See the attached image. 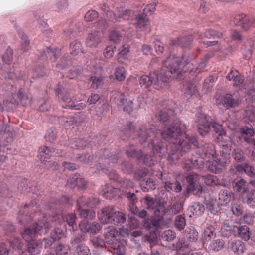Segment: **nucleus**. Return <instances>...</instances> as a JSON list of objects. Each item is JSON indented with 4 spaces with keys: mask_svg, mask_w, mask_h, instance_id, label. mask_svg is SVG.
I'll return each instance as SVG.
<instances>
[{
    "mask_svg": "<svg viewBox=\"0 0 255 255\" xmlns=\"http://www.w3.org/2000/svg\"><path fill=\"white\" fill-rule=\"evenodd\" d=\"M174 225L179 230H183L186 225V220L184 217L181 215L177 216L174 221Z\"/></svg>",
    "mask_w": 255,
    "mask_h": 255,
    "instance_id": "774afa93",
    "label": "nucleus"
},
{
    "mask_svg": "<svg viewBox=\"0 0 255 255\" xmlns=\"http://www.w3.org/2000/svg\"><path fill=\"white\" fill-rule=\"evenodd\" d=\"M173 245L176 250L179 251H184L189 247V244L184 238L179 239L178 241Z\"/></svg>",
    "mask_w": 255,
    "mask_h": 255,
    "instance_id": "bf43d9fd",
    "label": "nucleus"
},
{
    "mask_svg": "<svg viewBox=\"0 0 255 255\" xmlns=\"http://www.w3.org/2000/svg\"><path fill=\"white\" fill-rule=\"evenodd\" d=\"M79 227L85 233L88 232L93 234L98 233L102 229L100 223L96 222H93L90 223L86 222L83 224H79Z\"/></svg>",
    "mask_w": 255,
    "mask_h": 255,
    "instance_id": "4be33fe9",
    "label": "nucleus"
},
{
    "mask_svg": "<svg viewBox=\"0 0 255 255\" xmlns=\"http://www.w3.org/2000/svg\"><path fill=\"white\" fill-rule=\"evenodd\" d=\"M233 21L235 24L241 26L245 30H247L255 25V17L241 13L236 15Z\"/></svg>",
    "mask_w": 255,
    "mask_h": 255,
    "instance_id": "ddd939ff",
    "label": "nucleus"
},
{
    "mask_svg": "<svg viewBox=\"0 0 255 255\" xmlns=\"http://www.w3.org/2000/svg\"><path fill=\"white\" fill-rule=\"evenodd\" d=\"M230 153L228 151V146L227 145H223V149L220 151V154L216 160V163L218 166L221 167L216 168L215 173H219L222 171V168L229 164L230 160Z\"/></svg>",
    "mask_w": 255,
    "mask_h": 255,
    "instance_id": "4468645a",
    "label": "nucleus"
},
{
    "mask_svg": "<svg viewBox=\"0 0 255 255\" xmlns=\"http://www.w3.org/2000/svg\"><path fill=\"white\" fill-rule=\"evenodd\" d=\"M156 132V127L153 125L144 126L142 125L139 129L135 132V136L138 138L139 141L144 143L150 141L152 137H154Z\"/></svg>",
    "mask_w": 255,
    "mask_h": 255,
    "instance_id": "9d476101",
    "label": "nucleus"
},
{
    "mask_svg": "<svg viewBox=\"0 0 255 255\" xmlns=\"http://www.w3.org/2000/svg\"><path fill=\"white\" fill-rule=\"evenodd\" d=\"M98 218L104 224L121 225L126 221V215L122 212L116 211L112 206H105L98 213Z\"/></svg>",
    "mask_w": 255,
    "mask_h": 255,
    "instance_id": "20e7f679",
    "label": "nucleus"
},
{
    "mask_svg": "<svg viewBox=\"0 0 255 255\" xmlns=\"http://www.w3.org/2000/svg\"><path fill=\"white\" fill-rule=\"evenodd\" d=\"M82 202V199H79L77 200V210L80 212L79 215L83 218L91 219L95 214L94 212L89 209H81Z\"/></svg>",
    "mask_w": 255,
    "mask_h": 255,
    "instance_id": "a19ab883",
    "label": "nucleus"
},
{
    "mask_svg": "<svg viewBox=\"0 0 255 255\" xmlns=\"http://www.w3.org/2000/svg\"><path fill=\"white\" fill-rule=\"evenodd\" d=\"M205 209L204 205L199 202H195L189 207V210L192 213L193 215L196 216L203 215Z\"/></svg>",
    "mask_w": 255,
    "mask_h": 255,
    "instance_id": "a18cd8bd",
    "label": "nucleus"
},
{
    "mask_svg": "<svg viewBox=\"0 0 255 255\" xmlns=\"http://www.w3.org/2000/svg\"><path fill=\"white\" fill-rule=\"evenodd\" d=\"M183 56L181 58L175 55H170L163 62V66L160 73L162 77L168 76V83L170 82L172 75L175 74L180 69L181 66L184 67Z\"/></svg>",
    "mask_w": 255,
    "mask_h": 255,
    "instance_id": "423d86ee",
    "label": "nucleus"
},
{
    "mask_svg": "<svg viewBox=\"0 0 255 255\" xmlns=\"http://www.w3.org/2000/svg\"><path fill=\"white\" fill-rule=\"evenodd\" d=\"M21 39V48L24 52L28 51L30 49V41L27 35L24 32L20 33Z\"/></svg>",
    "mask_w": 255,
    "mask_h": 255,
    "instance_id": "e2e57ef3",
    "label": "nucleus"
},
{
    "mask_svg": "<svg viewBox=\"0 0 255 255\" xmlns=\"http://www.w3.org/2000/svg\"><path fill=\"white\" fill-rule=\"evenodd\" d=\"M124 35V31H120L117 28H114L110 33L109 40L115 44L119 43Z\"/></svg>",
    "mask_w": 255,
    "mask_h": 255,
    "instance_id": "79ce46f5",
    "label": "nucleus"
},
{
    "mask_svg": "<svg viewBox=\"0 0 255 255\" xmlns=\"http://www.w3.org/2000/svg\"><path fill=\"white\" fill-rule=\"evenodd\" d=\"M232 156L234 160L238 163H245L246 158L242 149L239 148H235L232 152Z\"/></svg>",
    "mask_w": 255,
    "mask_h": 255,
    "instance_id": "37998d69",
    "label": "nucleus"
},
{
    "mask_svg": "<svg viewBox=\"0 0 255 255\" xmlns=\"http://www.w3.org/2000/svg\"><path fill=\"white\" fill-rule=\"evenodd\" d=\"M125 196L129 201L128 210L134 215L140 218H145L148 215V212L145 209H140L136 206L138 198L137 195L134 192L126 191L125 192Z\"/></svg>",
    "mask_w": 255,
    "mask_h": 255,
    "instance_id": "6e6552de",
    "label": "nucleus"
},
{
    "mask_svg": "<svg viewBox=\"0 0 255 255\" xmlns=\"http://www.w3.org/2000/svg\"><path fill=\"white\" fill-rule=\"evenodd\" d=\"M101 42V36L96 31L89 33L86 40V46L92 49L96 48Z\"/></svg>",
    "mask_w": 255,
    "mask_h": 255,
    "instance_id": "393cba45",
    "label": "nucleus"
},
{
    "mask_svg": "<svg viewBox=\"0 0 255 255\" xmlns=\"http://www.w3.org/2000/svg\"><path fill=\"white\" fill-rule=\"evenodd\" d=\"M198 147L197 137L194 136H187L186 139H182L178 144H173L168 156V160L174 163L178 161L181 156L189 152L192 149Z\"/></svg>",
    "mask_w": 255,
    "mask_h": 255,
    "instance_id": "7ed1b4c3",
    "label": "nucleus"
},
{
    "mask_svg": "<svg viewBox=\"0 0 255 255\" xmlns=\"http://www.w3.org/2000/svg\"><path fill=\"white\" fill-rule=\"evenodd\" d=\"M242 100L240 98L230 94H226L221 96L216 100L218 106H223L227 109L239 106Z\"/></svg>",
    "mask_w": 255,
    "mask_h": 255,
    "instance_id": "9b49d317",
    "label": "nucleus"
},
{
    "mask_svg": "<svg viewBox=\"0 0 255 255\" xmlns=\"http://www.w3.org/2000/svg\"><path fill=\"white\" fill-rule=\"evenodd\" d=\"M15 96L18 99L19 104H20L23 106H26L31 103V98L27 95L25 90L22 88L18 90Z\"/></svg>",
    "mask_w": 255,
    "mask_h": 255,
    "instance_id": "e433bc0d",
    "label": "nucleus"
},
{
    "mask_svg": "<svg viewBox=\"0 0 255 255\" xmlns=\"http://www.w3.org/2000/svg\"><path fill=\"white\" fill-rule=\"evenodd\" d=\"M148 241L150 243V248L151 250V253L148 255H160L158 247H160L159 245L155 243L156 240L155 238H151L149 237L148 239Z\"/></svg>",
    "mask_w": 255,
    "mask_h": 255,
    "instance_id": "0e129e2a",
    "label": "nucleus"
},
{
    "mask_svg": "<svg viewBox=\"0 0 255 255\" xmlns=\"http://www.w3.org/2000/svg\"><path fill=\"white\" fill-rule=\"evenodd\" d=\"M54 155H55L54 148L43 146L39 149V156L41 162H44L45 160L49 159L50 156Z\"/></svg>",
    "mask_w": 255,
    "mask_h": 255,
    "instance_id": "c9c22d12",
    "label": "nucleus"
},
{
    "mask_svg": "<svg viewBox=\"0 0 255 255\" xmlns=\"http://www.w3.org/2000/svg\"><path fill=\"white\" fill-rule=\"evenodd\" d=\"M231 198V195L227 190H222L219 193V199L223 204L229 203Z\"/></svg>",
    "mask_w": 255,
    "mask_h": 255,
    "instance_id": "338daca9",
    "label": "nucleus"
},
{
    "mask_svg": "<svg viewBox=\"0 0 255 255\" xmlns=\"http://www.w3.org/2000/svg\"><path fill=\"white\" fill-rule=\"evenodd\" d=\"M145 13L143 12V13L139 14L136 17L137 22V26L142 30H144L149 23L148 19Z\"/></svg>",
    "mask_w": 255,
    "mask_h": 255,
    "instance_id": "3c124183",
    "label": "nucleus"
},
{
    "mask_svg": "<svg viewBox=\"0 0 255 255\" xmlns=\"http://www.w3.org/2000/svg\"><path fill=\"white\" fill-rule=\"evenodd\" d=\"M228 248L238 255H242L246 249L244 243L240 240L229 242Z\"/></svg>",
    "mask_w": 255,
    "mask_h": 255,
    "instance_id": "a878e982",
    "label": "nucleus"
},
{
    "mask_svg": "<svg viewBox=\"0 0 255 255\" xmlns=\"http://www.w3.org/2000/svg\"><path fill=\"white\" fill-rule=\"evenodd\" d=\"M183 60H184V67L181 71L173 75V77L178 80H181L186 77L188 74H191L194 75L195 73L198 74L203 70V69L206 65V61L205 60H202L198 66H195L191 62V58L188 55H183Z\"/></svg>",
    "mask_w": 255,
    "mask_h": 255,
    "instance_id": "39448f33",
    "label": "nucleus"
},
{
    "mask_svg": "<svg viewBox=\"0 0 255 255\" xmlns=\"http://www.w3.org/2000/svg\"><path fill=\"white\" fill-rule=\"evenodd\" d=\"M128 95L123 93H118L116 96L112 95L110 98V102H114L118 106H122L127 102Z\"/></svg>",
    "mask_w": 255,
    "mask_h": 255,
    "instance_id": "58836bf2",
    "label": "nucleus"
},
{
    "mask_svg": "<svg viewBox=\"0 0 255 255\" xmlns=\"http://www.w3.org/2000/svg\"><path fill=\"white\" fill-rule=\"evenodd\" d=\"M201 152L202 154L209 158L215 157L216 155L215 145L211 143L204 144L202 147Z\"/></svg>",
    "mask_w": 255,
    "mask_h": 255,
    "instance_id": "f704fd0d",
    "label": "nucleus"
},
{
    "mask_svg": "<svg viewBox=\"0 0 255 255\" xmlns=\"http://www.w3.org/2000/svg\"><path fill=\"white\" fill-rule=\"evenodd\" d=\"M206 209L213 215H215L220 210V207L216 201H208L206 203Z\"/></svg>",
    "mask_w": 255,
    "mask_h": 255,
    "instance_id": "69168bd1",
    "label": "nucleus"
},
{
    "mask_svg": "<svg viewBox=\"0 0 255 255\" xmlns=\"http://www.w3.org/2000/svg\"><path fill=\"white\" fill-rule=\"evenodd\" d=\"M141 201H144L147 209L152 211L161 202L160 198H153L149 195H146Z\"/></svg>",
    "mask_w": 255,
    "mask_h": 255,
    "instance_id": "7c9ffc66",
    "label": "nucleus"
},
{
    "mask_svg": "<svg viewBox=\"0 0 255 255\" xmlns=\"http://www.w3.org/2000/svg\"><path fill=\"white\" fill-rule=\"evenodd\" d=\"M38 234V233L33 225L29 227L25 228L21 233V236L26 242H29L36 239V236Z\"/></svg>",
    "mask_w": 255,
    "mask_h": 255,
    "instance_id": "c85d7f7f",
    "label": "nucleus"
},
{
    "mask_svg": "<svg viewBox=\"0 0 255 255\" xmlns=\"http://www.w3.org/2000/svg\"><path fill=\"white\" fill-rule=\"evenodd\" d=\"M153 211L154 217L160 219L162 222L164 221V216L166 214L167 211L163 202H161L159 203Z\"/></svg>",
    "mask_w": 255,
    "mask_h": 255,
    "instance_id": "ea45409f",
    "label": "nucleus"
},
{
    "mask_svg": "<svg viewBox=\"0 0 255 255\" xmlns=\"http://www.w3.org/2000/svg\"><path fill=\"white\" fill-rule=\"evenodd\" d=\"M141 160H143L144 164L150 167L155 164L157 158L154 153L151 151L149 153H143V156Z\"/></svg>",
    "mask_w": 255,
    "mask_h": 255,
    "instance_id": "de8ad7c7",
    "label": "nucleus"
},
{
    "mask_svg": "<svg viewBox=\"0 0 255 255\" xmlns=\"http://www.w3.org/2000/svg\"><path fill=\"white\" fill-rule=\"evenodd\" d=\"M150 140V144L152 148L151 151L153 152L154 153L155 152L160 153H162L164 152L165 146L161 141L156 138H152Z\"/></svg>",
    "mask_w": 255,
    "mask_h": 255,
    "instance_id": "c03bdc74",
    "label": "nucleus"
},
{
    "mask_svg": "<svg viewBox=\"0 0 255 255\" xmlns=\"http://www.w3.org/2000/svg\"><path fill=\"white\" fill-rule=\"evenodd\" d=\"M117 14L119 19L129 20L133 18L134 12L130 9H125L123 7L117 8Z\"/></svg>",
    "mask_w": 255,
    "mask_h": 255,
    "instance_id": "2f4dec72",
    "label": "nucleus"
},
{
    "mask_svg": "<svg viewBox=\"0 0 255 255\" xmlns=\"http://www.w3.org/2000/svg\"><path fill=\"white\" fill-rule=\"evenodd\" d=\"M250 184L253 188L250 187L241 197L244 202L255 207V181H251Z\"/></svg>",
    "mask_w": 255,
    "mask_h": 255,
    "instance_id": "aec40b11",
    "label": "nucleus"
},
{
    "mask_svg": "<svg viewBox=\"0 0 255 255\" xmlns=\"http://www.w3.org/2000/svg\"><path fill=\"white\" fill-rule=\"evenodd\" d=\"M238 222H224L221 228V235L222 237H229L233 236L236 237L237 231Z\"/></svg>",
    "mask_w": 255,
    "mask_h": 255,
    "instance_id": "f3484780",
    "label": "nucleus"
},
{
    "mask_svg": "<svg viewBox=\"0 0 255 255\" xmlns=\"http://www.w3.org/2000/svg\"><path fill=\"white\" fill-rule=\"evenodd\" d=\"M155 182L152 179L148 178L143 179L140 182V186L144 192L155 189Z\"/></svg>",
    "mask_w": 255,
    "mask_h": 255,
    "instance_id": "864d4df0",
    "label": "nucleus"
},
{
    "mask_svg": "<svg viewBox=\"0 0 255 255\" xmlns=\"http://www.w3.org/2000/svg\"><path fill=\"white\" fill-rule=\"evenodd\" d=\"M64 231L61 227L56 226L50 234L51 238L56 241L61 239L64 235Z\"/></svg>",
    "mask_w": 255,
    "mask_h": 255,
    "instance_id": "4d7b16f0",
    "label": "nucleus"
},
{
    "mask_svg": "<svg viewBox=\"0 0 255 255\" xmlns=\"http://www.w3.org/2000/svg\"><path fill=\"white\" fill-rule=\"evenodd\" d=\"M193 40L192 36H180L176 39L171 40L170 44L184 49H190L192 47Z\"/></svg>",
    "mask_w": 255,
    "mask_h": 255,
    "instance_id": "a211bd4d",
    "label": "nucleus"
},
{
    "mask_svg": "<svg viewBox=\"0 0 255 255\" xmlns=\"http://www.w3.org/2000/svg\"><path fill=\"white\" fill-rule=\"evenodd\" d=\"M240 134L237 136L240 141L245 142V138H250L255 134L254 130L247 126H243L239 128Z\"/></svg>",
    "mask_w": 255,
    "mask_h": 255,
    "instance_id": "473e14b6",
    "label": "nucleus"
},
{
    "mask_svg": "<svg viewBox=\"0 0 255 255\" xmlns=\"http://www.w3.org/2000/svg\"><path fill=\"white\" fill-rule=\"evenodd\" d=\"M126 153L128 157L136 158L138 160L141 159L143 152L141 150H137L133 144H129L126 146Z\"/></svg>",
    "mask_w": 255,
    "mask_h": 255,
    "instance_id": "bb28decb",
    "label": "nucleus"
},
{
    "mask_svg": "<svg viewBox=\"0 0 255 255\" xmlns=\"http://www.w3.org/2000/svg\"><path fill=\"white\" fill-rule=\"evenodd\" d=\"M175 115L174 111L169 108H162L158 109L154 116V120L156 122H159L165 125H169L175 122Z\"/></svg>",
    "mask_w": 255,
    "mask_h": 255,
    "instance_id": "1a4fd4ad",
    "label": "nucleus"
},
{
    "mask_svg": "<svg viewBox=\"0 0 255 255\" xmlns=\"http://www.w3.org/2000/svg\"><path fill=\"white\" fill-rule=\"evenodd\" d=\"M226 78L230 81H233V86L239 87L240 89L246 88L244 84V77L240 75L237 71H231L226 76Z\"/></svg>",
    "mask_w": 255,
    "mask_h": 255,
    "instance_id": "6ab92c4d",
    "label": "nucleus"
},
{
    "mask_svg": "<svg viewBox=\"0 0 255 255\" xmlns=\"http://www.w3.org/2000/svg\"><path fill=\"white\" fill-rule=\"evenodd\" d=\"M183 89L186 98H190L196 92V83L194 81H189L184 85Z\"/></svg>",
    "mask_w": 255,
    "mask_h": 255,
    "instance_id": "4c0bfd02",
    "label": "nucleus"
},
{
    "mask_svg": "<svg viewBox=\"0 0 255 255\" xmlns=\"http://www.w3.org/2000/svg\"><path fill=\"white\" fill-rule=\"evenodd\" d=\"M146 217L143 218L144 228L151 233L155 234L156 232L160 229L163 222L161 221L160 219L156 218L153 216L150 218H146Z\"/></svg>",
    "mask_w": 255,
    "mask_h": 255,
    "instance_id": "dca6fc26",
    "label": "nucleus"
},
{
    "mask_svg": "<svg viewBox=\"0 0 255 255\" xmlns=\"http://www.w3.org/2000/svg\"><path fill=\"white\" fill-rule=\"evenodd\" d=\"M56 129L55 128L52 127L47 130V133L45 135V138L47 141L53 143L56 140Z\"/></svg>",
    "mask_w": 255,
    "mask_h": 255,
    "instance_id": "680f3d73",
    "label": "nucleus"
},
{
    "mask_svg": "<svg viewBox=\"0 0 255 255\" xmlns=\"http://www.w3.org/2000/svg\"><path fill=\"white\" fill-rule=\"evenodd\" d=\"M164 187L167 192L171 191L178 193L182 190V186L180 183L176 181L175 182H166L164 183Z\"/></svg>",
    "mask_w": 255,
    "mask_h": 255,
    "instance_id": "8fccbe9b",
    "label": "nucleus"
},
{
    "mask_svg": "<svg viewBox=\"0 0 255 255\" xmlns=\"http://www.w3.org/2000/svg\"><path fill=\"white\" fill-rule=\"evenodd\" d=\"M65 220L69 227H72L74 231L77 229V218L75 214L71 213L67 215L65 217Z\"/></svg>",
    "mask_w": 255,
    "mask_h": 255,
    "instance_id": "13d9d810",
    "label": "nucleus"
},
{
    "mask_svg": "<svg viewBox=\"0 0 255 255\" xmlns=\"http://www.w3.org/2000/svg\"><path fill=\"white\" fill-rule=\"evenodd\" d=\"M183 209V203L182 202L176 201L171 203L168 209V211L172 215L180 213Z\"/></svg>",
    "mask_w": 255,
    "mask_h": 255,
    "instance_id": "09e8293b",
    "label": "nucleus"
},
{
    "mask_svg": "<svg viewBox=\"0 0 255 255\" xmlns=\"http://www.w3.org/2000/svg\"><path fill=\"white\" fill-rule=\"evenodd\" d=\"M186 126L180 121H176L169 125L162 126L161 136L163 139L172 143L173 144H178L182 141L181 139H186L189 136L186 134Z\"/></svg>",
    "mask_w": 255,
    "mask_h": 255,
    "instance_id": "f03ea898",
    "label": "nucleus"
},
{
    "mask_svg": "<svg viewBox=\"0 0 255 255\" xmlns=\"http://www.w3.org/2000/svg\"><path fill=\"white\" fill-rule=\"evenodd\" d=\"M40 241L36 239L32 240L29 242H26L27 249L36 255L40 252Z\"/></svg>",
    "mask_w": 255,
    "mask_h": 255,
    "instance_id": "49530a36",
    "label": "nucleus"
},
{
    "mask_svg": "<svg viewBox=\"0 0 255 255\" xmlns=\"http://www.w3.org/2000/svg\"><path fill=\"white\" fill-rule=\"evenodd\" d=\"M192 193L196 196H202L205 193V190L203 186L200 184L198 181L191 184V185H187L186 191L184 193V196L186 197L189 196L190 193Z\"/></svg>",
    "mask_w": 255,
    "mask_h": 255,
    "instance_id": "412c9836",
    "label": "nucleus"
},
{
    "mask_svg": "<svg viewBox=\"0 0 255 255\" xmlns=\"http://www.w3.org/2000/svg\"><path fill=\"white\" fill-rule=\"evenodd\" d=\"M237 228L236 237H240L245 241L249 240L251 234L249 227L238 222Z\"/></svg>",
    "mask_w": 255,
    "mask_h": 255,
    "instance_id": "cd10ccee",
    "label": "nucleus"
},
{
    "mask_svg": "<svg viewBox=\"0 0 255 255\" xmlns=\"http://www.w3.org/2000/svg\"><path fill=\"white\" fill-rule=\"evenodd\" d=\"M82 46L80 41L76 40L72 42L70 45V51L71 55H77L79 53L82 52Z\"/></svg>",
    "mask_w": 255,
    "mask_h": 255,
    "instance_id": "6e6d98bb",
    "label": "nucleus"
},
{
    "mask_svg": "<svg viewBox=\"0 0 255 255\" xmlns=\"http://www.w3.org/2000/svg\"><path fill=\"white\" fill-rule=\"evenodd\" d=\"M52 222L47 221L45 218L39 220L38 222L33 225L34 226L38 234L41 235L46 234L52 227Z\"/></svg>",
    "mask_w": 255,
    "mask_h": 255,
    "instance_id": "5701e85b",
    "label": "nucleus"
},
{
    "mask_svg": "<svg viewBox=\"0 0 255 255\" xmlns=\"http://www.w3.org/2000/svg\"><path fill=\"white\" fill-rule=\"evenodd\" d=\"M68 183L70 184L71 187L77 186L81 189L86 188L87 185V182L84 178H81L80 175L77 173L68 180Z\"/></svg>",
    "mask_w": 255,
    "mask_h": 255,
    "instance_id": "c756f323",
    "label": "nucleus"
},
{
    "mask_svg": "<svg viewBox=\"0 0 255 255\" xmlns=\"http://www.w3.org/2000/svg\"><path fill=\"white\" fill-rule=\"evenodd\" d=\"M176 233L171 230H167L161 235V239L165 241L171 242L176 238Z\"/></svg>",
    "mask_w": 255,
    "mask_h": 255,
    "instance_id": "052dcab7",
    "label": "nucleus"
},
{
    "mask_svg": "<svg viewBox=\"0 0 255 255\" xmlns=\"http://www.w3.org/2000/svg\"><path fill=\"white\" fill-rule=\"evenodd\" d=\"M198 131L202 136L207 135L213 128V135L216 137L217 142H225L227 137L222 126L214 121L209 115L199 113L196 117Z\"/></svg>",
    "mask_w": 255,
    "mask_h": 255,
    "instance_id": "f257e3e1",
    "label": "nucleus"
},
{
    "mask_svg": "<svg viewBox=\"0 0 255 255\" xmlns=\"http://www.w3.org/2000/svg\"><path fill=\"white\" fill-rule=\"evenodd\" d=\"M250 184V183L247 182L241 177H237L231 182L234 191L239 194L241 196L248 189H249Z\"/></svg>",
    "mask_w": 255,
    "mask_h": 255,
    "instance_id": "2eb2a0df",
    "label": "nucleus"
},
{
    "mask_svg": "<svg viewBox=\"0 0 255 255\" xmlns=\"http://www.w3.org/2000/svg\"><path fill=\"white\" fill-rule=\"evenodd\" d=\"M158 71L155 70L150 72L149 75H144L140 76L139 80L141 86L145 88H149L153 85L155 88L158 89L165 87L168 83V76L162 77Z\"/></svg>",
    "mask_w": 255,
    "mask_h": 255,
    "instance_id": "0eeeda50",
    "label": "nucleus"
},
{
    "mask_svg": "<svg viewBox=\"0 0 255 255\" xmlns=\"http://www.w3.org/2000/svg\"><path fill=\"white\" fill-rule=\"evenodd\" d=\"M86 233L82 229L80 230L72 238L71 243L72 246L75 249L76 247L81 245H85L83 242L85 241Z\"/></svg>",
    "mask_w": 255,
    "mask_h": 255,
    "instance_id": "72a5a7b5",
    "label": "nucleus"
},
{
    "mask_svg": "<svg viewBox=\"0 0 255 255\" xmlns=\"http://www.w3.org/2000/svg\"><path fill=\"white\" fill-rule=\"evenodd\" d=\"M185 233L187 238L191 242H196L199 239L198 232L193 226L187 227Z\"/></svg>",
    "mask_w": 255,
    "mask_h": 255,
    "instance_id": "603ef678",
    "label": "nucleus"
},
{
    "mask_svg": "<svg viewBox=\"0 0 255 255\" xmlns=\"http://www.w3.org/2000/svg\"><path fill=\"white\" fill-rule=\"evenodd\" d=\"M104 237L106 244L110 248L115 247L117 246V245L121 243L120 240L117 238L118 231L113 226L108 227L105 229Z\"/></svg>",
    "mask_w": 255,
    "mask_h": 255,
    "instance_id": "f8f14e48",
    "label": "nucleus"
},
{
    "mask_svg": "<svg viewBox=\"0 0 255 255\" xmlns=\"http://www.w3.org/2000/svg\"><path fill=\"white\" fill-rule=\"evenodd\" d=\"M56 92L58 94V98L60 99L61 102L64 103V105L63 106L69 108L73 101H72L68 91L62 87H58L56 89Z\"/></svg>",
    "mask_w": 255,
    "mask_h": 255,
    "instance_id": "b1692460",
    "label": "nucleus"
},
{
    "mask_svg": "<svg viewBox=\"0 0 255 255\" xmlns=\"http://www.w3.org/2000/svg\"><path fill=\"white\" fill-rule=\"evenodd\" d=\"M216 237V234L213 227L209 226L204 230L203 238L206 241H211L214 239Z\"/></svg>",
    "mask_w": 255,
    "mask_h": 255,
    "instance_id": "5fc2aeb1",
    "label": "nucleus"
}]
</instances>
